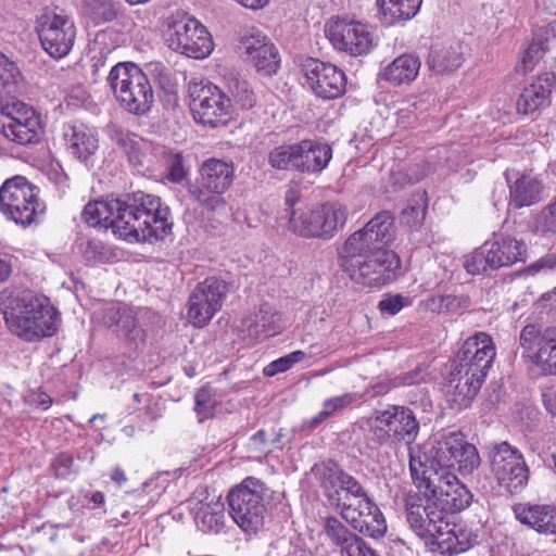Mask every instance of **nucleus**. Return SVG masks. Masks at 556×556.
Returning a JSON list of instances; mask_svg holds the SVG:
<instances>
[{"instance_id":"f257e3e1","label":"nucleus","mask_w":556,"mask_h":556,"mask_svg":"<svg viewBox=\"0 0 556 556\" xmlns=\"http://www.w3.org/2000/svg\"><path fill=\"white\" fill-rule=\"evenodd\" d=\"M81 218L91 227L111 228L128 241H159L172 232L169 208L161 199L141 191L123 198L89 202Z\"/></svg>"},{"instance_id":"f03ea898","label":"nucleus","mask_w":556,"mask_h":556,"mask_svg":"<svg viewBox=\"0 0 556 556\" xmlns=\"http://www.w3.org/2000/svg\"><path fill=\"white\" fill-rule=\"evenodd\" d=\"M0 313L14 334L25 341H37L52 336L56 313L47 299L29 290L5 288L0 292Z\"/></svg>"},{"instance_id":"7ed1b4c3","label":"nucleus","mask_w":556,"mask_h":556,"mask_svg":"<svg viewBox=\"0 0 556 556\" xmlns=\"http://www.w3.org/2000/svg\"><path fill=\"white\" fill-rule=\"evenodd\" d=\"M414 453H418L415 450ZM410 475L419 490L425 488L440 510L434 516H444L447 520L460 510L466 509L472 500L470 491L450 470L441 472L430 471L424 468L418 454L412 455Z\"/></svg>"},{"instance_id":"20e7f679","label":"nucleus","mask_w":556,"mask_h":556,"mask_svg":"<svg viewBox=\"0 0 556 556\" xmlns=\"http://www.w3.org/2000/svg\"><path fill=\"white\" fill-rule=\"evenodd\" d=\"M270 498L271 491L265 482L247 477L227 495L229 515L243 532L255 534L265 523L266 505Z\"/></svg>"},{"instance_id":"39448f33","label":"nucleus","mask_w":556,"mask_h":556,"mask_svg":"<svg viewBox=\"0 0 556 556\" xmlns=\"http://www.w3.org/2000/svg\"><path fill=\"white\" fill-rule=\"evenodd\" d=\"M113 94L125 111L134 115H144L151 110L154 93L151 83L135 63H118L108 77Z\"/></svg>"},{"instance_id":"423d86ee","label":"nucleus","mask_w":556,"mask_h":556,"mask_svg":"<svg viewBox=\"0 0 556 556\" xmlns=\"http://www.w3.org/2000/svg\"><path fill=\"white\" fill-rule=\"evenodd\" d=\"M235 164L231 161L210 157L200 168L194 182L188 186L191 199L203 210L222 212L226 207V193L235 179Z\"/></svg>"},{"instance_id":"0eeeda50","label":"nucleus","mask_w":556,"mask_h":556,"mask_svg":"<svg viewBox=\"0 0 556 556\" xmlns=\"http://www.w3.org/2000/svg\"><path fill=\"white\" fill-rule=\"evenodd\" d=\"M348 208L339 202H326L312 208L290 212L288 228L304 238L331 239L343 229Z\"/></svg>"},{"instance_id":"6e6552de","label":"nucleus","mask_w":556,"mask_h":556,"mask_svg":"<svg viewBox=\"0 0 556 556\" xmlns=\"http://www.w3.org/2000/svg\"><path fill=\"white\" fill-rule=\"evenodd\" d=\"M45 206L39 202L38 189L23 176L7 179L0 188V211L10 220L23 227L37 222Z\"/></svg>"},{"instance_id":"1a4fd4ad","label":"nucleus","mask_w":556,"mask_h":556,"mask_svg":"<svg viewBox=\"0 0 556 556\" xmlns=\"http://www.w3.org/2000/svg\"><path fill=\"white\" fill-rule=\"evenodd\" d=\"M521 357L534 376H556V329L529 324L519 336Z\"/></svg>"},{"instance_id":"9d476101","label":"nucleus","mask_w":556,"mask_h":556,"mask_svg":"<svg viewBox=\"0 0 556 556\" xmlns=\"http://www.w3.org/2000/svg\"><path fill=\"white\" fill-rule=\"evenodd\" d=\"M166 42L173 51L193 59H204L214 49V42L207 29L198 20L188 15L170 18Z\"/></svg>"},{"instance_id":"9b49d317","label":"nucleus","mask_w":556,"mask_h":556,"mask_svg":"<svg viewBox=\"0 0 556 556\" xmlns=\"http://www.w3.org/2000/svg\"><path fill=\"white\" fill-rule=\"evenodd\" d=\"M188 93L190 110L198 123L212 128L227 124L231 100L217 86L204 81H190Z\"/></svg>"},{"instance_id":"f8f14e48","label":"nucleus","mask_w":556,"mask_h":556,"mask_svg":"<svg viewBox=\"0 0 556 556\" xmlns=\"http://www.w3.org/2000/svg\"><path fill=\"white\" fill-rule=\"evenodd\" d=\"M489 460L491 472L507 492L522 490L529 479V468L522 453L508 442L494 444L490 448Z\"/></svg>"},{"instance_id":"ddd939ff","label":"nucleus","mask_w":556,"mask_h":556,"mask_svg":"<svg viewBox=\"0 0 556 556\" xmlns=\"http://www.w3.org/2000/svg\"><path fill=\"white\" fill-rule=\"evenodd\" d=\"M229 291L228 283L217 277L199 282L189 295L187 316L198 328L204 327L222 308Z\"/></svg>"},{"instance_id":"4468645a","label":"nucleus","mask_w":556,"mask_h":556,"mask_svg":"<svg viewBox=\"0 0 556 556\" xmlns=\"http://www.w3.org/2000/svg\"><path fill=\"white\" fill-rule=\"evenodd\" d=\"M37 31L43 49L53 58L61 59L73 48L76 28L63 11H49L37 21Z\"/></svg>"},{"instance_id":"2eb2a0df","label":"nucleus","mask_w":556,"mask_h":556,"mask_svg":"<svg viewBox=\"0 0 556 556\" xmlns=\"http://www.w3.org/2000/svg\"><path fill=\"white\" fill-rule=\"evenodd\" d=\"M325 35L334 49L351 55L367 53L372 43L367 26L349 16H331L325 24Z\"/></svg>"},{"instance_id":"dca6fc26","label":"nucleus","mask_w":556,"mask_h":556,"mask_svg":"<svg viewBox=\"0 0 556 556\" xmlns=\"http://www.w3.org/2000/svg\"><path fill=\"white\" fill-rule=\"evenodd\" d=\"M405 506L407 522L421 539L432 541L448 526V520L444 516L432 515L440 509L426 490L422 495H409Z\"/></svg>"},{"instance_id":"f3484780","label":"nucleus","mask_w":556,"mask_h":556,"mask_svg":"<svg viewBox=\"0 0 556 556\" xmlns=\"http://www.w3.org/2000/svg\"><path fill=\"white\" fill-rule=\"evenodd\" d=\"M496 355L492 338L485 332L469 337L459 350L455 367L458 374L466 372L484 380Z\"/></svg>"},{"instance_id":"a211bd4d","label":"nucleus","mask_w":556,"mask_h":556,"mask_svg":"<svg viewBox=\"0 0 556 556\" xmlns=\"http://www.w3.org/2000/svg\"><path fill=\"white\" fill-rule=\"evenodd\" d=\"M465 440V435L460 432H450L435 437L424 445L410 447L408 464L410 465L412 463V455L415 454V450H418L417 454L427 473H430V471L441 472L442 470H447V465L455 460L453 455L462 450V444Z\"/></svg>"},{"instance_id":"6ab92c4d","label":"nucleus","mask_w":556,"mask_h":556,"mask_svg":"<svg viewBox=\"0 0 556 556\" xmlns=\"http://www.w3.org/2000/svg\"><path fill=\"white\" fill-rule=\"evenodd\" d=\"M238 51L247 63L263 75H273L279 67L280 59L277 48L260 30H252L242 35Z\"/></svg>"},{"instance_id":"aec40b11","label":"nucleus","mask_w":556,"mask_h":556,"mask_svg":"<svg viewBox=\"0 0 556 556\" xmlns=\"http://www.w3.org/2000/svg\"><path fill=\"white\" fill-rule=\"evenodd\" d=\"M303 72L307 85L320 98L336 99L345 92V74L333 64L308 59L303 64Z\"/></svg>"},{"instance_id":"412c9836","label":"nucleus","mask_w":556,"mask_h":556,"mask_svg":"<svg viewBox=\"0 0 556 556\" xmlns=\"http://www.w3.org/2000/svg\"><path fill=\"white\" fill-rule=\"evenodd\" d=\"M103 321L114 327L117 338L131 350L139 349L146 342V331L141 327L137 312L127 306L112 305L104 311Z\"/></svg>"},{"instance_id":"4be33fe9","label":"nucleus","mask_w":556,"mask_h":556,"mask_svg":"<svg viewBox=\"0 0 556 556\" xmlns=\"http://www.w3.org/2000/svg\"><path fill=\"white\" fill-rule=\"evenodd\" d=\"M382 256V213H376L361 229L344 241L339 255Z\"/></svg>"},{"instance_id":"5701e85b","label":"nucleus","mask_w":556,"mask_h":556,"mask_svg":"<svg viewBox=\"0 0 556 556\" xmlns=\"http://www.w3.org/2000/svg\"><path fill=\"white\" fill-rule=\"evenodd\" d=\"M505 178L509 185V204L515 208L530 206L541 200L543 184L532 172L508 169Z\"/></svg>"},{"instance_id":"b1692460","label":"nucleus","mask_w":556,"mask_h":556,"mask_svg":"<svg viewBox=\"0 0 556 556\" xmlns=\"http://www.w3.org/2000/svg\"><path fill=\"white\" fill-rule=\"evenodd\" d=\"M340 266L356 283L379 287L382 280V256L339 255Z\"/></svg>"},{"instance_id":"393cba45","label":"nucleus","mask_w":556,"mask_h":556,"mask_svg":"<svg viewBox=\"0 0 556 556\" xmlns=\"http://www.w3.org/2000/svg\"><path fill=\"white\" fill-rule=\"evenodd\" d=\"M384 432L396 442H403V447L409 456V448L418 432V424L408 408L392 406L384 410Z\"/></svg>"},{"instance_id":"a878e982","label":"nucleus","mask_w":556,"mask_h":556,"mask_svg":"<svg viewBox=\"0 0 556 556\" xmlns=\"http://www.w3.org/2000/svg\"><path fill=\"white\" fill-rule=\"evenodd\" d=\"M9 135L7 138L21 144L37 142L40 128L39 117L35 111L23 102L11 103Z\"/></svg>"},{"instance_id":"bb28decb","label":"nucleus","mask_w":556,"mask_h":556,"mask_svg":"<svg viewBox=\"0 0 556 556\" xmlns=\"http://www.w3.org/2000/svg\"><path fill=\"white\" fill-rule=\"evenodd\" d=\"M296 170L308 174L323 172L332 157V149L326 142L304 139L296 143Z\"/></svg>"},{"instance_id":"cd10ccee","label":"nucleus","mask_w":556,"mask_h":556,"mask_svg":"<svg viewBox=\"0 0 556 556\" xmlns=\"http://www.w3.org/2000/svg\"><path fill=\"white\" fill-rule=\"evenodd\" d=\"M63 138L68 153L80 162H88L99 148L97 131L84 124L65 126Z\"/></svg>"},{"instance_id":"c85d7f7f","label":"nucleus","mask_w":556,"mask_h":556,"mask_svg":"<svg viewBox=\"0 0 556 556\" xmlns=\"http://www.w3.org/2000/svg\"><path fill=\"white\" fill-rule=\"evenodd\" d=\"M323 484L326 489L329 486L336 489L337 493H339L340 489L355 497H362L359 502L361 515L366 514L367 516H371L374 520H377L379 507L366 496L362 485L349 473L341 469H327L324 473Z\"/></svg>"},{"instance_id":"c756f323","label":"nucleus","mask_w":556,"mask_h":556,"mask_svg":"<svg viewBox=\"0 0 556 556\" xmlns=\"http://www.w3.org/2000/svg\"><path fill=\"white\" fill-rule=\"evenodd\" d=\"M465 61L464 47L459 41L432 46L427 66L438 75H450L456 72Z\"/></svg>"},{"instance_id":"7c9ffc66","label":"nucleus","mask_w":556,"mask_h":556,"mask_svg":"<svg viewBox=\"0 0 556 556\" xmlns=\"http://www.w3.org/2000/svg\"><path fill=\"white\" fill-rule=\"evenodd\" d=\"M483 379L462 372L454 366L447 384V400L452 407L457 409L466 408L479 391Z\"/></svg>"},{"instance_id":"2f4dec72","label":"nucleus","mask_w":556,"mask_h":556,"mask_svg":"<svg viewBox=\"0 0 556 556\" xmlns=\"http://www.w3.org/2000/svg\"><path fill=\"white\" fill-rule=\"evenodd\" d=\"M516 518L523 525L545 535L556 534V506L542 504L516 506Z\"/></svg>"},{"instance_id":"473e14b6","label":"nucleus","mask_w":556,"mask_h":556,"mask_svg":"<svg viewBox=\"0 0 556 556\" xmlns=\"http://www.w3.org/2000/svg\"><path fill=\"white\" fill-rule=\"evenodd\" d=\"M554 86V76L545 73L526 86L519 96L516 106L519 113L531 114L546 105Z\"/></svg>"},{"instance_id":"72a5a7b5","label":"nucleus","mask_w":556,"mask_h":556,"mask_svg":"<svg viewBox=\"0 0 556 556\" xmlns=\"http://www.w3.org/2000/svg\"><path fill=\"white\" fill-rule=\"evenodd\" d=\"M486 243L491 255L492 269L510 266L526 260L527 245L522 240L508 236H500L494 241Z\"/></svg>"},{"instance_id":"f704fd0d","label":"nucleus","mask_w":556,"mask_h":556,"mask_svg":"<svg viewBox=\"0 0 556 556\" xmlns=\"http://www.w3.org/2000/svg\"><path fill=\"white\" fill-rule=\"evenodd\" d=\"M477 538L471 530L457 526L448 519V526L442 529L431 542L445 553L459 554L468 551L477 542Z\"/></svg>"},{"instance_id":"c9c22d12","label":"nucleus","mask_w":556,"mask_h":556,"mask_svg":"<svg viewBox=\"0 0 556 556\" xmlns=\"http://www.w3.org/2000/svg\"><path fill=\"white\" fill-rule=\"evenodd\" d=\"M420 60L414 54H403L396 58L386 70L384 79L393 85L409 84L417 77Z\"/></svg>"},{"instance_id":"e433bc0d","label":"nucleus","mask_w":556,"mask_h":556,"mask_svg":"<svg viewBox=\"0 0 556 556\" xmlns=\"http://www.w3.org/2000/svg\"><path fill=\"white\" fill-rule=\"evenodd\" d=\"M279 320L280 316L277 312L268 305H262L253 317L244 321V326L251 337H271L280 329Z\"/></svg>"},{"instance_id":"4c0bfd02","label":"nucleus","mask_w":556,"mask_h":556,"mask_svg":"<svg viewBox=\"0 0 556 556\" xmlns=\"http://www.w3.org/2000/svg\"><path fill=\"white\" fill-rule=\"evenodd\" d=\"M422 0H384V25L405 23L419 12Z\"/></svg>"},{"instance_id":"58836bf2","label":"nucleus","mask_w":556,"mask_h":556,"mask_svg":"<svg viewBox=\"0 0 556 556\" xmlns=\"http://www.w3.org/2000/svg\"><path fill=\"white\" fill-rule=\"evenodd\" d=\"M337 506L340 507V514L341 517L351 523L355 529L359 530L361 532H366L368 535L372 538H380L382 536V529L380 528L381 519H380V511L377 513V520H374L371 516L361 515V511L358 513V516L361 518H364L359 520L356 516V510L352 508L351 504H346L345 502L340 504V498H338Z\"/></svg>"},{"instance_id":"ea45409f","label":"nucleus","mask_w":556,"mask_h":556,"mask_svg":"<svg viewBox=\"0 0 556 556\" xmlns=\"http://www.w3.org/2000/svg\"><path fill=\"white\" fill-rule=\"evenodd\" d=\"M113 140L117 147L127 155L129 163L134 166L143 164L148 143L136 135L123 130H116Z\"/></svg>"},{"instance_id":"a19ab883","label":"nucleus","mask_w":556,"mask_h":556,"mask_svg":"<svg viewBox=\"0 0 556 556\" xmlns=\"http://www.w3.org/2000/svg\"><path fill=\"white\" fill-rule=\"evenodd\" d=\"M195 523L203 532H219L225 525L224 504L216 502L202 505L195 514Z\"/></svg>"},{"instance_id":"79ce46f5","label":"nucleus","mask_w":556,"mask_h":556,"mask_svg":"<svg viewBox=\"0 0 556 556\" xmlns=\"http://www.w3.org/2000/svg\"><path fill=\"white\" fill-rule=\"evenodd\" d=\"M427 213L426 192L415 193L401 212V223L414 228L422 225Z\"/></svg>"},{"instance_id":"37998d69","label":"nucleus","mask_w":556,"mask_h":556,"mask_svg":"<svg viewBox=\"0 0 556 556\" xmlns=\"http://www.w3.org/2000/svg\"><path fill=\"white\" fill-rule=\"evenodd\" d=\"M361 400L358 393H344L342 395L327 399L323 403V409L309 421L311 427H317L320 422L331 417L333 414L351 406Z\"/></svg>"},{"instance_id":"c03bdc74","label":"nucleus","mask_w":556,"mask_h":556,"mask_svg":"<svg viewBox=\"0 0 556 556\" xmlns=\"http://www.w3.org/2000/svg\"><path fill=\"white\" fill-rule=\"evenodd\" d=\"M453 456H455V460L447 465V470L456 468L462 475L472 473L481 463L477 447L467 440L463 442L462 450Z\"/></svg>"},{"instance_id":"a18cd8bd","label":"nucleus","mask_w":556,"mask_h":556,"mask_svg":"<svg viewBox=\"0 0 556 556\" xmlns=\"http://www.w3.org/2000/svg\"><path fill=\"white\" fill-rule=\"evenodd\" d=\"M215 390L211 386H203L194 394V412L200 422L213 418L217 408Z\"/></svg>"},{"instance_id":"49530a36","label":"nucleus","mask_w":556,"mask_h":556,"mask_svg":"<svg viewBox=\"0 0 556 556\" xmlns=\"http://www.w3.org/2000/svg\"><path fill=\"white\" fill-rule=\"evenodd\" d=\"M296 143L282 144L274 148L268 153L269 165L279 170L295 169L296 170Z\"/></svg>"},{"instance_id":"de8ad7c7","label":"nucleus","mask_w":556,"mask_h":556,"mask_svg":"<svg viewBox=\"0 0 556 556\" xmlns=\"http://www.w3.org/2000/svg\"><path fill=\"white\" fill-rule=\"evenodd\" d=\"M21 72L16 64L0 52V97L14 91Z\"/></svg>"},{"instance_id":"09e8293b","label":"nucleus","mask_w":556,"mask_h":556,"mask_svg":"<svg viewBox=\"0 0 556 556\" xmlns=\"http://www.w3.org/2000/svg\"><path fill=\"white\" fill-rule=\"evenodd\" d=\"M228 91L233 101L242 109L249 110L255 105V94L247 80L230 77L228 79Z\"/></svg>"},{"instance_id":"8fccbe9b","label":"nucleus","mask_w":556,"mask_h":556,"mask_svg":"<svg viewBox=\"0 0 556 556\" xmlns=\"http://www.w3.org/2000/svg\"><path fill=\"white\" fill-rule=\"evenodd\" d=\"M463 266L467 273L471 275H480L484 273L486 268H491V255L488 250V243H484L479 249L466 255Z\"/></svg>"},{"instance_id":"3c124183","label":"nucleus","mask_w":556,"mask_h":556,"mask_svg":"<svg viewBox=\"0 0 556 556\" xmlns=\"http://www.w3.org/2000/svg\"><path fill=\"white\" fill-rule=\"evenodd\" d=\"M86 13L96 22L103 23L116 17L117 12L112 0H85Z\"/></svg>"},{"instance_id":"603ef678","label":"nucleus","mask_w":556,"mask_h":556,"mask_svg":"<svg viewBox=\"0 0 556 556\" xmlns=\"http://www.w3.org/2000/svg\"><path fill=\"white\" fill-rule=\"evenodd\" d=\"M306 354L303 351H294L287 354L278 359L270 362L263 369V374L266 377H274L277 374L285 372L292 368L295 364L300 363L305 358Z\"/></svg>"},{"instance_id":"864d4df0","label":"nucleus","mask_w":556,"mask_h":556,"mask_svg":"<svg viewBox=\"0 0 556 556\" xmlns=\"http://www.w3.org/2000/svg\"><path fill=\"white\" fill-rule=\"evenodd\" d=\"M164 162L168 169L167 179L172 182H181L189 173L185 166L181 153L164 151Z\"/></svg>"},{"instance_id":"5fc2aeb1","label":"nucleus","mask_w":556,"mask_h":556,"mask_svg":"<svg viewBox=\"0 0 556 556\" xmlns=\"http://www.w3.org/2000/svg\"><path fill=\"white\" fill-rule=\"evenodd\" d=\"M425 175L426 172L417 166L409 168L399 167L391 170L390 185L393 187L394 191H396L405 185L420 180Z\"/></svg>"},{"instance_id":"6e6d98bb","label":"nucleus","mask_w":556,"mask_h":556,"mask_svg":"<svg viewBox=\"0 0 556 556\" xmlns=\"http://www.w3.org/2000/svg\"><path fill=\"white\" fill-rule=\"evenodd\" d=\"M324 531L331 542L339 547L344 544L350 536L354 535V533L349 531L336 517H327L325 519Z\"/></svg>"},{"instance_id":"4d7b16f0","label":"nucleus","mask_w":556,"mask_h":556,"mask_svg":"<svg viewBox=\"0 0 556 556\" xmlns=\"http://www.w3.org/2000/svg\"><path fill=\"white\" fill-rule=\"evenodd\" d=\"M545 46L543 42H532L528 49L522 53L520 63L517 66V70L523 74L532 71L535 64L543 58L545 54Z\"/></svg>"},{"instance_id":"13d9d810","label":"nucleus","mask_w":556,"mask_h":556,"mask_svg":"<svg viewBox=\"0 0 556 556\" xmlns=\"http://www.w3.org/2000/svg\"><path fill=\"white\" fill-rule=\"evenodd\" d=\"M367 441L368 447L379 452L382 445V419L379 415L367 419Z\"/></svg>"},{"instance_id":"bf43d9fd","label":"nucleus","mask_w":556,"mask_h":556,"mask_svg":"<svg viewBox=\"0 0 556 556\" xmlns=\"http://www.w3.org/2000/svg\"><path fill=\"white\" fill-rule=\"evenodd\" d=\"M342 556H376L375 552L367 547L364 541L356 534L340 546Z\"/></svg>"},{"instance_id":"052dcab7","label":"nucleus","mask_w":556,"mask_h":556,"mask_svg":"<svg viewBox=\"0 0 556 556\" xmlns=\"http://www.w3.org/2000/svg\"><path fill=\"white\" fill-rule=\"evenodd\" d=\"M25 403L31 408L47 410L51 407L53 400L48 393L38 389L30 390L25 395Z\"/></svg>"},{"instance_id":"680f3d73","label":"nucleus","mask_w":556,"mask_h":556,"mask_svg":"<svg viewBox=\"0 0 556 556\" xmlns=\"http://www.w3.org/2000/svg\"><path fill=\"white\" fill-rule=\"evenodd\" d=\"M401 274V260L393 251H384V282L394 280Z\"/></svg>"},{"instance_id":"e2e57ef3","label":"nucleus","mask_w":556,"mask_h":556,"mask_svg":"<svg viewBox=\"0 0 556 556\" xmlns=\"http://www.w3.org/2000/svg\"><path fill=\"white\" fill-rule=\"evenodd\" d=\"M538 227L543 231L556 232V199L553 204L542 211L538 218Z\"/></svg>"},{"instance_id":"0e129e2a","label":"nucleus","mask_w":556,"mask_h":556,"mask_svg":"<svg viewBox=\"0 0 556 556\" xmlns=\"http://www.w3.org/2000/svg\"><path fill=\"white\" fill-rule=\"evenodd\" d=\"M556 270V257L548 255L538 260L535 263L529 265L525 270L523 275L534 276L544 270Z\"/></svg>"},{"instance_id":"69168bd1","label":"nucleus","mask_w":556,"mask_h":556,"mask_svg":"<svg viewBox=\"0 0 556 556\" xmlns=\"http://www.w3.org/2000/svg\"><path fill=\"white\" fill-rule=\"evenodd\" d=\"M410 304L412 301L401 294H388L384 296V312H388L391 315L397 314L402 308L407 307Z\"/></svg>"},{"instance_id":"338daca9","label":"nucleus","mask_w":556,"mask_h":556,"mask_svg":"<svg viewBox=\"0 0 556 556\" xmlns=\"http://www.w3.org/2000/svg\"><path fill=\"white\" fill-rule=\"evenodd\" d=\"M73 464H74V458L70 454H66V453L60 454L52 465L56 477L64 478V479L68 478L72 473Z\"/></svg>"},{"instance_id":"774afa93","label":"nucleus","mask_w":556,"mask_h":556,"mask_svg":"<svg viewBox=\"0 0 556 556\" xmlns=\"http://www.w3.org/2000/svg\"><path fill=\"white\" fill-rule=\"evenodd\" d=\"M148 72L157 80V83L165 87L169 84V72L168 68L162 63H150L148 66Z\"/></svg>"}]
</instances>
